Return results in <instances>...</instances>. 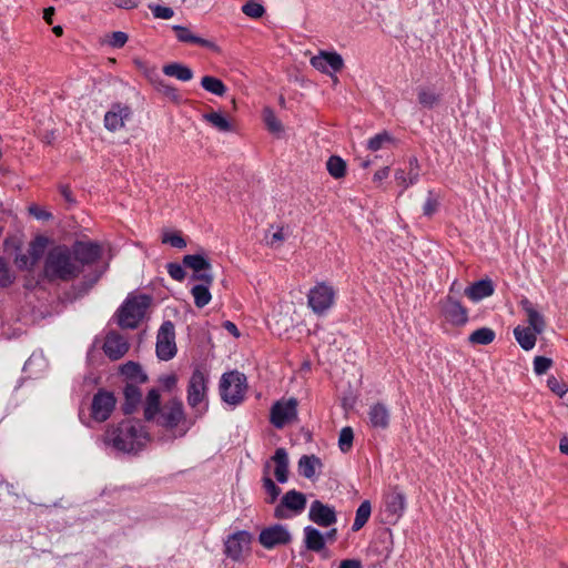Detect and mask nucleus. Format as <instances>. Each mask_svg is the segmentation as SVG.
Segmentation results:
<instances>
[{"instance_id":"obj_8","label":"nucleus","mask_w":568,"mask_h":568,"mask_svg":"<svg viewBox=\"0 0 568 568\" xmlns=\"http://www.w3.org/2000/svg\"><path fill=\"white\" fill-rule=\"evenodd\" d=\"M185 419L183 403L179 398L168 400L153 420L165 429H174Z\"/></svg>"},{"instance_id":"obj_17","label":"nucleus","mask_w":568,"mask_h":568,"mask_svg":"<svg viewBox=\"0 0 568 568\" xmlns=\"http://www.w3.org/2000/svg\"><path fill=\"white\" fill-rule=\"evenodd\" d=\"M308 518L321 527H329L337 521L335 508L317 499L310 506Z\"/></svg>"},{"instance_id":"obj_57","label":"nucleus","mask_w":568,"mask_h":568,"mask_svg":"<svg viewBox=\"0 0 568 568\" xmlns=\"http://www.w3.org/2000/svg\"><path fill=\"white\" fill-rule=\"evenodd\" d=\"M166 270L169 275L175 281H183L185 277L184 268L178 263H168Z\"/></svg>"},{"instance_id":"obj_30","label":"nucleus","mask_w":568,"mask_h":568,"mask_svg":"<svg viewBox=\"0 0 568 568\" xmlns=\"http://www.w3.org/2000/svg\"><path fill=\"white\" fill-rule=\"evenodd\" d=\"M303 532L306 549L320 552L325 548V537L318 529L306 526Z\"/></svg>"},{"instance_id":"obj_21","label":"nucleus","mask_w":568,"mask_h":568,"mask_svg":"<svg viewBox=\"0 0 568 568\" xmlns=\"http://www.w3.org/2000/svg\"><path fill=\"white\" fill-rule=\"evenodd\" d=\"M495 287L489 278L479 280L465 288V295L473 302H479L494 294Z\"/></svg>"},{"instance_id":"obj_13","label":"nucleus","mask_w":568,"mask_h":568,"mask_svg":"<svg viewBox=\"0 0 568 568\" xmlns=\"http://www.w3.org/2000/svg\"><path fill=\"white\" fill-rule=\"evenodd\" d=\"M443 317L454 326H464L468 322V310L452 295H447L439 302Z\"/></svg>"},{"instance_id":"obj_52","label":"nucleus","mask_w":568,"mask_h":568,"mask_svg":"<svg viewBox=\"0 0 568 568\" xmlns=\"http://www.w3.org/2000/svg\"><path fill=\"white\" fill-rule=\"evenodd\" d=\"M547 386L552 393H555L559 397L565 396L568 392V384L562 381H559L555 376L548 377Z\"/></svg>"},{"instance_id":"obj_40","label":"nucleus","mask_w":568,"mask_h":568,"mask_svg":"<svg viewBox=\"0 0 568 568\" xmlns=\"http://www.w3.org/2000/svg\"><path fill=\"white\" fill-rule=\"evenodd\" d=\"M203 120L221 132H230L233 130L230 121L220 112L204 113Z\"/></svg>"},{"instance_id":"obj_48","label":"nucleus","mask_w":568,"mask_h":568,"mask_svg":"<svg viewBox=\"0 0 568 568\" xmlns=\"http://www.w3.org/2000/svg\"><path fill=\"white\" fill-rule=\"evenodd\" d=\"M353 440H354V432H353L352 427H349V426L343 427L339 432V437H338L339 449L343 453H347L353 446Z\"/></svg>"},{"instance_id":"obj_24","label":"nucleus","mask_w":568,"mask_h":568,"mask_svg":"<svg viewBox=\"0 0 568 568\" xmlns=\"http://www.w3.org/2000/svg\"><path fill=\"white\" fill-rule=\"evenodd\" d=\"M124 404L122 409L124 414H132L142 402V392L138 384L125 383L123 388Z\"/></svg>"},{"instance_id":"obj_31","label":"nucleus","mask_w":568,"mask_h":568,"mask_svg":"<svg viewBox=\"0 0 568 568\" xmlns=\"http://www.w3.org/2000/svg\"><path fill=\"white\" fill-rule=\"evenodd\" d=\"M162 71L165 75L175 78L183 82H187L193 78V71L187 65L179 62L165 64Z\"/></svg>"},{"instance_id":"obj_16","label":"nucleus","mask_w":568,"mask_h":568,"mask_svg":"<svg viewBox=\"0 0 568 568\" xmlns=\"http://www.w3.org/2000/svg\"><path fill=\"white\" fill-rule=\"evenodd\" d=\"M132 116V110L129 105L113 103L104 114V128L110 132H115L124 128L125 122Z\"/></svg>"},{"instance_id":"obj_22","label":"nucleus","mask_w":568,"mask_h":568,"mask_svg":"<svg viewBox=\"0 0 568 568\" xmlns=\"http://www.w3.org/2000/svg\"><path fill=\"white\" fill-rule=\"evenodd\" d=\"M368 420L373 428L386 429L389 425L390 413L383 403H376L368 409Z\"/></svg>"},{"instance_id":"obj_26","label":"nucleus","mask_w":568,"mask_h":568,"mask_svg":"<svg viewBox=\"0 0 568 568\" xmlns=\"http://www.w3.org/2000/svg\"><path fill=\"white\" fill-rule=\"evenodd\" d=\"M272 462L275 464L274 476L280 484H285L288 480V455L285 448H277L272 456Z\"/></svg>"},{"instance_id":"obj_32","label":"nucleus","mask_w":568,"mask_h":568,"mask_svg":"<svg viewBox=\"0 0 568 568\" xmlns=\"http://www.w3.org/2000/svg\"><path fill=\"white\" fill-rule=\"evenodd\" d=\"M537 334L538 333H535V331L529 327L517 326L514 329V336H515L517 343L525 351H529L535 347L536 341H537V338H536Z\"/></svg>"},{"instance_id":"obj_9","label":"nucleus","mask_w":568,"mask_h":568,"mask_svg":"<svg viewBox=\"0 0 568 568\" xmlns=\"http://www.w3.org/2000/svg\"><path fill=\"white\" fill-rule=\"evenodd\" d=\"M296 398L281 399L273 404L270 413V420L275 428H283L297 418Z\"/></svg>"},{"instance_id":"obj_2","label":"nucleus","mask_w":568,"mask_h":568,"mask_svg":"<svg viewBox=\"0 0 568 568\" xmlns=\"http://www.w3.org/2000/svg\"><path fill=\"white\" fill-rule=\"evenodd\" d=\"M105 445L122 453H138L150 440V436L140 420L125 419L113 424L105 430Z\"/></svg>"},{"instance_id":"obj_54","label":"nucleus","mask_w":568,"mask_h":568,"mask_svg":"<svg viewBox=\"0 0 568 568\" xmlns=\"http://www.w3.org/2000/svg\"><path fill=\"white\" fill-rule=\"evenodd\" d=\"M552 366V359L545 356H536L534 358V372L542 375Z\"/></svg>"},{"instance_id":"obj_5","label":"nucleus","mask_w":568,"mask_h":568,"mask_svg":"<svg viewBox=\"0 0 568 568\" xmlns=\"http://www.w3.org/2000/svg\"><path fill=\"white\" fill-rule=\"evenodd\" d=\"M336 292L333 286L325 282L317 283L307 294V304L317 314H325L335 302Z\"/></svg>"},{"instance_id":"obj_28","label":"nucleus","mask_w":568,"mask_h":568,"mask_svg":"<svg viewBox=\"0 0 568 568\" xmlns=\"http://www.w3.org/2000/svg\"><path fill=\"white\" fill-rule=\"evenodd\" d=\"M161 409L162 407L160 390L156 388H152L149 390L143 404V416L145 420H154Z\"/></svg>"},{"instance_id":"obj_37","label":"nucleus","mask_w":568,"mask_h":568,"mask_svg":"<svg viewBox=\"0 0 568 568\" xmlns=\"http://www.w3.org/2000/svg\"><path fill=\"white\" fill-rule=\"evenodd\" d=\"M496 337L495 332L489 327H480L474 331L468 336V342L471 345H488L494 342Z\"/></svg>"},{"instance_id":"obj_36","label":"nucleus","mask_w":568,"mask_h":568,"mask_svg":"<svg viewBox=\"0 0 568 568\" xmlns=\"http://www.w3.org/2000/svg\"><path fill=\"white\" fill-rule=\"evenodd\" d=\"M201 87L205 91H207L214 95H217V97H223L227 91V88L223 83V81L220 80L219 78H215L212 75H204L201 79Z\"/></svg>"},{"instance_id":"obj_44","label":"nucleus","mask_w":568,"mask_h":568,"mask_svg":"<svg viewBox=\"0 0 568 568\" xmlns=\"http://www.w3.org/2000/svg\"><path fill=\"white\" fill-rule=\"evenodd\" d=\"M440 196L434 190L427 192L425 203L423 205V214L427 217H432L439 209Z\"/></svg>"},{"instance_id":"obj_33","label":"nucleus","mask_w":568,"mask_h":568,"mask_svg":"<svg viewBox=\"0 0 568 568\" xmlns=\"http://www.w3.org/2000/svg\"><path fill=\"white\" fill-rule=\"evenodd\" d=\"M418 103L426 109L435 108L440 101V94L430 87H419L417 89Z\"/></svg>"},{"instance_id":"obj_7","label":"nucleus","mask_w":568,"mask_h":568,"mask_svg":"<svg viewBox=\"0 0 568 568\" xmlns=\"http://www.w3.org/2000/svg\"><path fill=\"white\" fill-rule=\"evenodd\" d=\"M75 264L81 267L91 266L95 264L103 254V248L100 243L93 241H75L72 246Z\"/></svg>"},{"instance_id":"obj_35","label":"nucleus","mask_w":568,"mask_h":568,"mask_svg":"<svg viewBox=\"0 0 568 568\" xmlns=\"http://www.w3.org/2000/svg\"><path fill=\"white\" fill-rule=\"evenodd\" d=\"M270 462L264 465L263 488L267 494L266 503L274 504L281 494V488L268 476Z\"/></svg>"},{"instance_id":"obj_27","label":"nucleus","mask_w":568,"mask_h":568,"mask_svg":"<svg viewBox=\"0 0 568 568\" xmlns=\"http://www.w3.org/2000/svg\"><path fill=\"white\" fill-rule=\"evenodd\" d=\"M520 306L527 315L529 328L534 329L535 333L541 334L546 326L544 316L535 308L528 298L521 300Z\"/></svg>"},{"instance_id":"obj_38","label":"nucleus","mask_w":568,"mask_h":568,"mask_svg":"<svg viewBox=\"0 0 568 568\" xmlns=\"http://www.w3.org/2000/svg\"><path fill=\"white\" fill-rule=\"evenodd\" d=\"M371 513H372L371 501L369 500L362 501V504L358 506V508L356 510L355 519L352 525V530L358 531L359 529H362L365 526V524L368 521V519L371 517Z\"/></svg>"},{"instance_id":"obj_23","label":"nucleus","mask_w":568,"mask_h":568,"mask_svg":"<svg viewBox=\"0 0 568 568\" xmlns=\"http://www.w3.org/2000/svg\"><path fill=\"white\" fill-rule=\"evenodd\" d=\"M172 29L180 42L192 43L207 49H216V44L213 41L195 36L189 28L184 26L174 24Z\"/></svg>"},{"instance_id":"obj_15","label":"nucleus","mask_w":568,"mask_h":568,"mask_svg":"<svg viewBox=\"0 0 568 568\" xmlns=\"http://www.w3.org/2000/svg\"><path fill=\"white\" fill-rule=\"evenodd\" d=\"M252 536L245 530L236 531L229 536L224 544V554L233 561H240L243 552L248 549Z\"/></svg>"},{"instance_id":"obj_47","label":"nucleus","mask_w":568,"mask_h":568,"mask_svg":"<svg viewBox=\"0 0 568 568\" xmlns=\"http://www.w3.org/2000/svg\"><path fill=\"white\" fill-rule=\"evenodd\" d=\"M392 141V135L388 132L383 131L368 140L367 149L375 152L381 150L386 143H390Z\"/></svg>"},{"instance_id":"obj_51","label":"nucleus","mask_w":568,"mask_h":568,"mask_svg":"<svg viewBox=\"0 0 568 568\" xmlns=\"http://www.w3.org/2000/svg\"><path fill=\"white\" fill-rule=\"evenodd\" d=\"M162 242L176 248H184L186 246V241L179 232H165L162 236Z\"/></svg>"},{"instance_id":"obj_50","label":"nucleus","mask_w":568,"mask_h":568,"mask_svg":"<svg viewBox=\"0 0 568 568\" xmlns=\"http://www.w3.org/2000/svg\"><path fill=\"white\" fill-rule=\"evenodd\" d=\"M101 275H102V272L94 273L91 277L85 278L84 281L74 285L73 290L77 291L75 297L85 295L94 286V284L99 281Z\"/></svg>"},{"instance_id":"obj_20","label":"nucleus","mask_w":568,"mask_h":568,"mask_svg":"<svg viewBox=\"0 0 568 568\" xmlns=\"http://www.w3.org/2000/svg\"><path fill=\"white\" fill-rule=\"evenodd\" d=\"M406 497L404 493L397 487H393L385 496V511L393 520H397L405 511Z\"/></svg>"},{"instance_id":"obj_63","label":"nucleus","mask_w":568,"mask_h":568,"mask_svg":"<svg viewBox=\"0 0 568 568\" xmlns=\"http://www.w3.org/2000/svg\"><path fill=\"white\" fill-rule=\"evenodd\" d=\"M160 383L165 389L170 390L173 387H175L178 383V377L175 374L164 375L160 378Z\"/></svg>"},{"instance_id":"obj_61","label":"nucleus","mask_w":568,"mask_h":568,"mask_svg":"<svg viewBox=\"0 0 568 568\" xmlns=\"http://www.w3.org/2000/svg\"><path fill=\"white\" fill-rule=\"evenodd\" d=\"M29 212L31 215H33L38 220L47 221V220L52 219V214L50 212H47L37 205L30 206Z\"/></svg>"},{"instance_id":"obj_55","label":"nucleus","mask_w":568,"mask_h":568,"mask_svg":"<svg viewBox=\"0 0 568 568\" xmlns=\"http://www.w3.org/2000/svg\"><path fill=\"white\" fill-rule=\"evenodd\" d=\"M128 34L123 31H114L109 36L108 43L112 48H122L128 42Z\"/></svg>"},{"instance_id":"obj_42","label":"nucleus","mask_w":568,"mask_h":568,"mask_svg":"<svg viewBox=\"0 0 568 568\" xmlns=\"http://www.w3.org/2000/svg\"><path fill=\"white\" fill-rule=\"evenodd\" d=\"M191 294L194 298L195 306L199 308L206 306L212 298L209 285H194L191 290Z\"/></svg>"},{"instance_id":"obj_12","label":"nucleus","mask_w":568,"mask_h":568,"mask_svg":"<svg viewBox=\"0 0 568 568\" xmlns=\"http://www.w3.org/2000/svg\"><path fill=\"white\" fill-rule=\"evenodd\" d=\"M116 405V398L113 393L99 389L92 398L91 417L99 423L110 418Z\"/></svg>"},{"instance_id":"obj_14","label":"nucleus","mask_w":568,"mask_h":568,"mask_svg":"<svg viewBox=\"0 0 568 568\" xmlns=\"http://www.w3.org/2000/svg\"><path fill=\"white\" fill-rule=\"evenodd\" d=\"M292 541V535L287 527L281 524H274L265 527L258 535V542L265 549H273L278 546L288 545Z\"/></svg>"},{"instance_id":"obj_56","label":"nucleus","mask_w":568,"mask_h":568,"mask_svg":"<svg viewBox=\"0 0 568 568\" xmlns=\"http://www.w3.org/2000/svg\"><path fill=\"white\" fill-rule=\"evenodd\" d=\"M407 171H409V183H417L419 180V163L416 156H412L407 163Z\"/></svg>"},{"instance_id":"obj_1","label":"nucleus","mask_w":568,"mask_h":568,"mask_svg":"<svg viewBox=\"0 0 568 568\" xmlns=\"http://www.w3.org/2000/svg\"><path fill=\"white\" fill-rule=\"evenodd\" d=\"M73 251L67 244H52L43 258L42 277L49 282H71L80 276L81 267L75 264Z\"/></svg>"},{"instance_id":"obj_11","label":"nucleus","mask_w":568,"mask_h":568,"mask_svg":"<svg viewBox=\"0 0 568 568\" xmlns=\"http://www.w3.org/2000/svg\"><path fill=\"white\" fill-rule=\"evenodd\" d=\"M176 354L175 331L172 322H164L156 336V356L162 361H170Z\"/></svg>"},{"instance_id":"obj_46","label":"nucleus","mask_w":568,"mask_h":568,"mask_svg":"<svg viewBox=\"0 0 568 568\" xmlns=\"http://www.w3.org/2000/svg\"><path fill=\"white\" fill-rule=\"evenodd\" d=\"M16 280L14 273L10 270L4 257L0 256V287L10 286Z\"/></svg>"},{"instance_id":"obj_62","label":"nucleus","mask_w":568,"mask_h":568,"mask_svg":"<svg viewBox=\"0 0 568 568\" xmlns=\"http://www.w3.org/2000/svg\"><path fill=\"white\" fill-rule=\"evenodd\" d=\"M285 240V235L283 233V227H278L274 233L271 234L268 239L266 236L267 244L274 246L275 244H280Z\"/></svg>"},{"instance_id":"obj_29","label":"nucleus","mask_w":568,"mask_h":568,"mask_svg":"<svg viewBox=\"0 0 568 568\" xmlns=\"http://www.w3.org/2000/svg\"><path fill=\"white\" fill-rule=\"evenodd\" d=\"M120 373L125 377V383L144 384L148 375L143 372L140 364L129 361L120 367Z\"/></svg>"},{"instance_id":"obj_49","label":"nucleus","mask_w":568,"mask_h":568,"mask_svg":"<svg viewBox=\"0 0 568 568\" xmlns=\"http://www.w3.org/2000/svg\"><path fill=\"white\" fill-rule=\"evenodd\" d=\"M242 12L253 19H260L265 13V8L255 0H248L243 7Z\"/></svg>"},{"instance_id":"obj_10","label":"nucleus","mask_w":568,"mask_h":568,"mask_svg":"<svg viewBox=\"0 0 568 568\" xmlns=\"http://www.w3.org/2000/svg\"><path fill=\"white\" fill-rule=\"evenodd\" d=\"M207 392V374L201 368L196 367L189 381L186 389V400L191 408L195 409L205 400Z\"/></svg>"},{"instance_id":"obj_3","label":"nucleus","mask_w":568,"mask_h":568,"mask_svg":"<svg viewBox=\"0 0 568 568\" xmlns=\"http://www.w3.org/2000/svg\"><path fill=\"white\" fill-rule=\"evenodd\" d=\"M151 297L145 294L129 295L116 312L118 325L121 328H136L145 316Z\"/></svg>"},{"instance_id":"obj_39","label":"nucleus","mask_w":568,"mask_h":568,"mask_svg":"<svg viewBox=\"0 0 568 568\" xmlns=\"http://www.w3.org/2000/svg\"><path fill=\"white\" fill-rule=\"evenodd\" d=\"M153 84L155 87V89L162 93L163 95H165L168 99H170L172 102L174 103H180L181 100H182V97L179 92V90L166 83L163 79H161L160 77H156L154 80H153Z\"/></svg>"},{"instance_id":"obj_19","label":"nucleus","mask_w":568,"mask_h":568,"mask_svg":"<svg viewBox=\"0 0 568 568\" xmlns=\"http://www.w3.org/2000/svg\"><path fill=\"white\" fill-rule=\"evenodd\" d=\"M129 343L125 337H123L118 332H110L106 334L103 351L104 354L112 361L120 359L123 357L129 351Z\"/></svg>"},{"instance_id":"obj_18","label":"nucleus","mask_w":568,"mask_h":568,"mask_svg":"<svg viewBox=\"0 0 568 568\" xmlns=\"http://www.w3.org/2000/svg\"><path fill=\"white\" fill-rule=\"evenodd\" d=\"M311 65L325 74L332 75L342 70L344 62L341 54L322 51L311 59Z\"/></svg>"},{"instance_id":"obj_6","label":"nucleus","mask_w":568,"mask_h":568,"mask_svg":"<svg viewBox=\"0 0 568 568\" xmlns=\"http://www.w3.org/2000/svg\"><path fill=\"white\" fill-rule=\"evenodd\" d=\"M306 496L295 489L286 491L280 504L274 508V517L277 519H287L294 515L301 514L306 507Z\"/></svg>"},{"instance_id":"obj_43","label":"nucleus","mask_w":568,"mask_h":568,"mask_svg":"<svg viewBox=\"0 0 568 568\" xmlns=\"http://www.w3.org/2000/svg\"><path fill=\"white\" fill-rule=\"evenodd\" d=\"M326 169L334 179H341L346 173V163L342 158L332 155L326 162Z\"/></svg>"},{"instance_id":"obj_53","label":"nucleus","mask_w":568,"mask_h":568,"mask_svg":"<svg viewBox=\"0 0 568 568\" xmlns=\"http://www.w3.org/2000/svg\"><path fill=\"white\" fill-rule=\"evenodd\" d=\"M149 9L151 10L153 17L156 19L169 20L174 16V11L170 7L151 3L149 4Z\"/></svg>"},{"instance_id":"obj_34","label":"nucleus","mask_w":568,"mask_h":568,"mask_svg":"<svg viewBox=\"0 0 568 568\" xmlns=\"http://www.w3.org/2000/svg\"><path fill=\"white\" fill-rule=\"evenodd\" d=\"M49 242L50 240L43 235H38L30 242L28 253L32 257L31 264H37L42 256L44 257Z\"/></svg>"},{"instance_id":"obj_59","label":"nucleus","mask_w":568,"mask_h":568,"mask_svg":"<svg viewBox=\"0 0 568 568\" xmlns=\"http://www.w3.org/2000/svg\"><path fill=\"white\" fill-rule=\"evenodd\" d=\"M31 260L32 257L28 254H19L16 256V265L18 266V268L20 270H29L31 267H33L36 264H31Z\"/></svg>"},{"instance_id":"obj_64","label":"nucleus","mask_w":568,"mask_h":568,"mask_svg":"<svg viewBox=\"0 0 568 568\" xmlns=\"http://www.w3.org/2000/svg\"><path fill=\"white\" fill-rule=\"evenodd\" d=\"M338 568H362V562L357 559L342 560Z\"/></svg>"},{"instance_id":"obj_41","label":"nucleus","mask_w":568,"mask_h":568,"mask_svg":"<svg viewBox=\"0 0 568 568\" xmlns=\"http://www.w3.org/2000/svg\"><path fill=\"white\" fill-rule=\"evenodd\" d=\"M183 264L192 268L194 272L210 271V262L200 254H189L183 257Z\"/></svg>"},{"instance_id":"obj_58","label":"nucleus","mask_w":568,"mask_h":568,"mask_svg":"<svg viewBox=\"0 0 568 568\" xmlns=\"http://www.w3.org/2000/svg\"><path fill=\"white\" fill-rule=\"evenodd\" d=\"M395 180L399 185H403L404 190L408 189L409 186L414 185L415 183H409V171H406L404 169H397L395 171Z\"/></svg>"},{"instance_id":"obj_4","label":"nucleus","mask_w":568,"mask_h":568,"mask_svg":"<svg viewBox=\"0 0 568 568\" xmlns=\"http://www.w3.org/2000/svg\"><path fill=\"white\" fill-rule=\"evenodd\" d=\"M247 389L246 376L237 371L224 373L220 381V395L231 406L240 405Z\"/></svg>"},{"instance_id":"obj_60","label":"nucleus","mask_w":568,"mask_h":568,"mask_svg":"<svg viewBox=\"0 0 568 568\" xmlns=\"http://www.w3.org/2000/svg\"><path fill=\"white\" fill-rule=\"evenodd\" d=\"M192 278L203 282L201 285H209L213 283V275L210 271L194 272Z\"/></svg>"},{"instance_id":"obj_45","label":"nucleus","mask_w":568,"mask_h":568,"mask_svg":"<svg viewBox=\"0 0 568 568\" xmlns=\"http://www.w3.org/2000/svg\"><path fill=\"white\" fill-rule=\"evenodd\" d=\"M263 120L271 133L280 134L283 132L282 122L277 119L274 111L271 108H264Z\"/></svg>"},{"instance_id":"obj_25","label":"nucleus","mask_w":568,"mask_h":568,"mask_svg":"<svg viewBox=\"0 0 568 568\" xmlns=\"http://www.w3.org/2000/svg\"><path fill=\"white\" fill-rule=\"evenodd\" d=\"M298 473L301 476L307 479H314L323 467V463L320 457L315 455H303L297 464Z\"/></svg>"}]
</instances>
